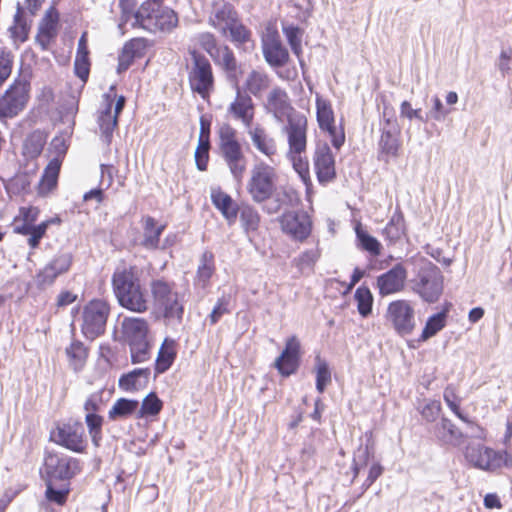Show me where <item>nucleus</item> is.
I'll list each match as a JSON object with an SVG mask.
<instances>
[{
    "label": "nucleus",
    "instance_id": "c85d7f7f",
    "mask_svg": "<svg viewBox=\"0 0 512 512\" xmlns=\"http://www.w3.org/2000/svg\"><path fill=\"white\" fill-rule=\"evenodd\" d=\"M121 326L129 343L147 339L148 323L144 318L125 317Z\"/></svg>",
    "mask_w": 512,
    "mask_h": 512
},
{
    "label": "nucleus",
    "instance_id": "2f4dec72",
    "mask_svg": "<svg viewBox=\"0 0 512 512\" xmlns=\"http://www.w3.org/2000/svg\"><path fill=\"white\" fill-rule=\"evenodd\" d=\"M49 224L50 221H44L38 225L23 221L21 224L15 223L13 230L17 234L29 236L28 245L32 249H35L38 247L42 237L46 234Z\"/></svg>",
    "mask_w": 512,
    "mask_h": 512
},
{
    "label": "nucleus",
    "instance_id": "a19ab883",
    "mask_svg": "<svg viewBox=\"0 0 512 512\" xmlns=\"http://www.w3.org/2000/svg\"><path fill=\"white\" fill-rule=\"evenodd\" d=\"M214 255L210 251H205L200 258L197 269L196 285L205 288L214 273Z\"/></svg>",
    "mask_w": 512,
    "mask_h": 512
},
{
    "label": "nucleus",
    "instance_id": "4468645a",
    "mask_svg": "<svg viewBox=\"0 0 512 512\" xmlns=\"http://www.w3.org/2000/svg\"><path fill=\"white\" fill-rule=\"evenodd\" d=\"M52 438L57 444L76 453H83L87 447L83 424L78 421L58 425Z\"/></svg>",
    "mask_w": 512,
    "mask_h": 512
},
{
    "label": "nucleus",
    "instance_id": "58836bf2",
    "mask_svg": "<svg viewBox=\"0 0 512 512\" xmlns=\"http://www.w3.org/2000/svg\"><path fill=\"white\" fill-rule=\"evenodd\" d=\"M405 230L406 228L403 213L399 208H397L383 229V235L385 236L386 240L394 244L402 238V236L405 234Z\"/></svg>",
    "mask_w": 512,
    "mask_h": 512
},
{
    "label": "nucleus",
    "instance_id": "4c0bfd02",
    "mask_svg": "<svg viewBox=\"0 0 512 512\" xmlns=\"http://www.w3.org/2000/svg\"><path fill=\"white\" fill-rule=\"evenodd\" d=\"M139 401L127 398H119L115 401L108 412V417L112 421L125 419L138 413Z\"/></svg>",
    "mask_w": 512,
    "mask_h": 512
},
{
    "label": "nucleus",
    "instance_id": "5fc2aeb1",
    "mask_svg": "<svg viewBox=\"0 0 512 512\" xmlns=\"http://www.w3.org/2000/svg\"><path fill=\"white\" fill-rule=\"evenodd\" d=\"M14 64L13 53L6 49H0V87L10 77Z\"/></svg>",
    "mask_w": 512,
    "mask_h": 512
},
{
    "label": "nucleus",
    "instance_id": "412c9836",
    "mask_svg": "<svg viewBox=\"0 0 512 512\" xmlns=\"http://www.w3.org/2000/svg\"><path fill=\"white\" fill-rule=\"evenodd\" d=\"M280 224L284 233L298 241L305 240L311 233V220L303 211L284 213Z\"/></svg>",
    "mask_w": 512,
    "mask_h": 512
},
{
    "label": "nucleus",
    "instance_id": "4d7b16f0",
    "mask_svg": "<svg viewBox=\"0 0 512 512\" xmlns=\"http://www.w3.org/2000/svg\"><path fill=\"white\" fill-rule=\"evenodd\" d=\"M132 363H142L149 358V344L146 340L129 343Z\"/></svg>",
    "mask_w": 512,
    "mask_h": 512
},
{
    "label": "nucleus",
    "instance_id": "603ef678",
    "mask_svg": "<svg viewBox=\"0 0 512 512\" xmlns=\"http://www.w3.org/2000/svg\"><path fill=\"white\" fill-rule=\"evenodd\" d=\"M356 235L358 240L360 241L361 247L364 250L368 251L370 254L374 256L380 255L381 244L375 237L369 235L359 226L356 227Z\"/></svg>",
    "mask_w": 512,
    "mask_h": 512
},
{
    "label": "nucleus",
    "instance_id": "864d4df0",
    "mask_svg": "<svg viewBox=\"0 0 512 512\" xmlns=\"http://www.w3.org/2000/svg\"><path fill=\"white\" fill-rule=\"evenodd\" d=\"M60 165V159L53 158L45 168L44 174L42 176V185L48 190H51L56 186Z\"/></svg>",
    "mask_w": 512,
    "mask_h": 512
},
{
    "label": "nucleus",
    "instance_id": "f704fd0d",
    "mask_svg": "<svg viewBox=\"0 0 512 512\" xmlns=\"http://www.w3.org/2000/svg\"><path fill=\"white\" fill-rule=\"evenodd\" d=\"M215 65L223 69L229 77H235L238 70V62L233 51L227 46L222 45L211 57Z\"/></svg>",
    "mask_w": 512,
    "mask_h": 512
},
{
    "label": "nucleus",
    "instance_id": "0eeeda50",
    "mask_svg": "<svg viewBox=\"0 0 512 512\" xmlns=\"http://www.w3.org/2000/svg\"><path fill=\"white\" fill-rule=\"evenodd\" d=\"M411 289L423 301L436 302L443 290V280L440 270L429 261L420 265L416 275L410 281Z\"/></svg>",
    "mask_w": 512,
    "mask_h": 512
},
{
    "label": "nucleus",
    "instance_id": "6e6552de",
    "mask_svg": "<svg viewBox=\"0 0 512 512\" xmlns=\"http://www.w3.org/2000/svg\"><path fill=\"white\" fill-rule=\"evenodd\" d=\"M191 63L188 65V82L191 90L203 99L209 98L214 90V75L208 58L197 52L190 51Z\"/></svg>",
    "mask_w": 512,
    "mask_h": 512
},
{
    "label": "nucleus",
    "instance_id": "4be33fe9",
    "mask_svg": "<svg viewBox=\"0 0 512 512\" xmlns=\"http://www.w3.org/2000/svg\"><path fill=\"white\" fill-rule=\"evenodd\" d=\"M407 269L398 263L387 272L377 277V288L381 296H388L401 292L405 287Z\"/></svg>",
    "mask_w": 512,
    "mask_h": 512
},
{
    "label": "nucleus",
    "instance_id": "9d476101",
    "mask_svg": "<svg viewBox=\"0 0 512 512\" xmlns=\"http://www.w3.org/2000/svg\"><path fill=\"white\" fill-rule=\"evenodd\" d=\"M110 308L105 301H90L83 309L81 330L86 338L95 339L103 334Z\"/></svg>",
    "mask_w": 512,
    "mask_h": 512
},
{
    "label": "nucleus",
    "instance_id": "e433bc0d",
    "mask_svg": "<svg viewBox=\"0 0 512 512\" xmlns=\"http://www.w3.org/2000/svg\"><path fill=\"white\" fill-rule=\"evenodd\" d=\"M65 354L68 359L69 367L75 372H79L86 364L88 349L79 340H74L66 347Z\"/></svg>",
    "mask_w": 512,
    "mask_h": 512
},
{
    "label": "nucleus",
    "instance_id": "5701e85b",
    "mask_svg": "<svg viewBox=\"0 0 512 512\" xmlns=\"http://www.w3.org/2000/svg\"><path fill=\"white\" fill-rule=\"evenodd\" d=\"M300 343L295 336L290 337L286 341L285 349L275 360V367L283 376L293 374L299 365Z\"/></svg>",
    "mask_w": 512,
    "mask_h": 512
},
{
    "label": "nucleus",
    "instance_id": "ddd939ff",
    "mask_svg": "<svg viewBox=\"0 0 512 512\" xmlns=\"http://www.w3.org/2000/svg\"><path fill=\"white\" fill-rule=\"evenodd\" d=\"M315 102L319 128L328 132L332 145L336 149H340L345 142V133L342 128L337 129L335 126V116L331 102L323 98L318 92L315 93Z\"/></svg>",
    "mask_w": 512,
    "mask_h": 512
},
{
    "label": "nucleus",
    "instance_id": "f8f14e48",
    "mask_svg": "<svg viewBox=\"0 0 512 512\" xmlns=\"http://www.w3.org/2000/svg\"><path fill=\"white\" fill-rule=\"evenodd\" d=\"M401 128L398 124L392 109L384 107L383 110V124L381 126V137L379 140L380 153L388 158H395L398 156L401 147L400 141Z\"/></svg>",
    "mask_w": 512,
    "mask_h": 512
},
{
    "label": "nucleus",
    "instance_id": "774afa93",
    "mask_svg": "<svg viewBox=\"0 0 512 512\" xmlns=\"http://www.w3.org/2000/svg\"><path fill=\"white\" fill-rule=\"evenodd\" d=\"M229 313L228 300L225 297L220 298L212 309L208 319L211 325L216 324L223 315Z\"/></svg>",
    "mask_w": 512,
    "mask_h": 512
},
{
    "label": "nucleus",
    "instance_id": "49530a36",
    "mask_svg": "<svg viewBox=\"0 0 512 512\" xmlns=\"http://www.w3.org/2000/svg\"><path fill=\"white\" fill-rule=\"evenodd\" d=\"M45 142L46 140L43 133L40 131H34L24 142V155L30 158L37 157L42 152Z\"/></svg>",
    "mask_w": 512,
    "mask_h": 512
},
{
    "label": "nucleus",
    "instance_id": "b1692460",
    "mask_svg": "<svg viewBox=\"0 0 512 512\" xmlns=\"http://www.w3.org/2000/svg\"><path fill=\"white\" fill-rule=\"evenodd\" d=\"M58 24L59 13L54 7H50L39 23L36 35V42L41 46L42 50L48 49L51 41L56 38Z\"/></svg>",
    "mask_w": 512,
    "mask_h": 512
},
{
    "label": "nucleus",
    "instance_id": "7c9ffc66",
    "mask_svg": "<svg viewBox=\"0 0 512 512\" xmlns=\"http://www.w3.org/2000/svg\"><path fill=\"white\" fill-rule=\"evenodd\" d=\"M150 377L149 368H138L124 374L119 379V387L125 391H137L148 384Z\"/></svg>",
    "mask_w": 512,
    "mask_h": 512
},
{
    "label": "nucleus",
    "instance_id": "7ed1b4c3",
    "mask_svg": "<svg viewBox=\"0 0 512 512\" xmlns=\"http://www.w3.org/2000/svg\"><path fill=\"white\" fill-rule=\"evenodd\" d=\"M112 284L117 300L122 307L136 313H143L148 310V300L141 288L139 279L132 271L115 272Z\"/></svg>",
    "mask_w": 512,
    "mask_h": 512
},
{
    "label": "nucleus",
    "instance_id": "69168bd1",
    "mask_svg": "<svg viewBox=\"0 0 512 512\" xmlns=\"http://www.w3.org/2000/svg\"><path fill=\"white\" fill-rule=\"evenodd\" d=\"M499 71L503 76L509 74L512 69V49L511 47L503 48L496 62Z\"/></svg>",
    "mask_w": 512,
    "mask_h": 512
},
{
    "label": "nucleus",
    "instance_id": "ea45409f",
    "mask_svg": "<svg viewBox=\"0 0 512 512\" xmlns=\"http://www.w3.org/2000/svg\"><path fill=\"white\" fill-rule=\"evenodd\" d=\"M88 54L86 34L84 33L78 41L77 54L74 63L75 73L82 81H86L89 76L90 63Z\"/></svg>",
    "mask_w": 512,
    "mask_h": 512
},
{
    "label": "nucleus",
    "instance_id": "a878e982",
    "mask_svg": "<svg viewBox=\"0 0 512 512\" xmlns=\"http://www.w3.org/2000/svg\"><path fill=\"white\" fill-rule=\"evenodd\" d=\"M147 44L143 38H134L125 43L118 57L117 72L126 71L136 58L143 57Z\"/></svg>",
    "mask_w": 512,
    "mask_h": 512
},
{
    "label": "nucleus",
    "instance_id": "f03ea898",
    "mask_svg": "<svg viewBox=\"0 0 512 512\" xmlns=\"http://www.w3.org/2000/svg\"><path fill=\"white\" fill-rule=\"evenodd\" d=\"M219 154L233 179L241 182L247 169V158L237 139V131L230 124H223L218 131Z\"/></svg>",
    "mask_w": 512,
    "mask_h": 512
},
{
    "label": "nucleus",
    "instance_id": "2eb2a0df",
    "mask_svg": "<svg viewBox=\"0 0 512 512\" xmlns=\"http://www.w3.org/2000/svg\"><path fill=\"white\" fill-rule=\"evenodd\" d=\"M308 121L304 114L285 122L281 132L287 138L289 154L306 153Z\"/></svg>",
    "mask_w": 512,
    "mask_h": 512
},
{
    "label": "nucleus",
    "instance_id": "a18cd8bd",
    "mask_svg": "<svg viewBox=\"0 0 512 512\" xmlns=\"http://www.w3.org/2000/svg\"><path fill=\"white\" fill-rule=\"evenodd\" d=\"M162 406V401L154 392H151L143 399L141 406L138 407L137 418L141 419L147 416L158 415Z\"/></svg>",
    "mask_w": 512,
    "mask_h": 512
},
{
    "label": "nucleus",
    "instance_id": "6ab92c4d",
    "mask_svg": "<svg viewBox=\"0 0 512 512\" xmlns=\"http://www.w3.org/2000/svg\"><path fill=\"white\" fill-rule=\"evenodd\" d=\"M313 165L320 183H328L336 177L335 158L327 143L316 144Z\"/></svg>",
    "mask_w": 512,
    "mask_h": 512
},
{
    "label": "nucleus",
    "instance_id": "423d86ee",
    "mask_svg": "<svg viewBox=\"0 0 512 512\" xmlns=\"http://www.w3.org/2000/svg\"><path fill=\"white\" fill-rule=\"evenodd\" d=\"M153 4L142 3L134 14L133 26L138 25L149 32H171L178 24L177 14L166 6L153 9Z\"/></svg>",
    "mask_w": 512,
    "mask_h": 512
},
{
    "label": "nucleus",
    "instance_id": "473e14b6",
    "mask_svg": "<svg viewBox=\"0 0 512 512\" xmlns=\"http://www.w3.org/2000/svg\"><path fill=\"white\" fill-rule=\"evenodd\" d=\"M211 200L213 205L230 223L236 220L238 208L230 195L221 189H212Z\"/></svg>",
    "mask_w": 512,
    "mask_h": 512
},
{
    "label": "nucleus",
    "instance_id": "dca6fc26",
    "mask_svg": "<svg viewBox=\"0 0 512 512\" xmlns=\"http://www.w3.org/2000/svg\"><path fill=\"white\" fill-rule=\"evenodd\" d=\"M265 109L281 123H285L289 121L290 118L302 114L295 110L287 92L280 87H275L269 92L265 103Z\"/></svg>",
    "mask_w": 512,
    "mask_h": 512
},
{
    "label": "nucleus",
    "instance_id": "aec40b11",
    "mask_svg": "<svg viewBox=\"0 0 512 512\" xmlns=\"http://www.w3.org/2000/svg\"><path fill=\"white\" fill-rule=\"evenodd\" d=\"M265 61L273 68L283 67L289 60V52L275 31H268L262 38Z\"/></svg>",
    "mask_w": 512,
    "mask_h": 512
},
{
    "label": "nucleus",
    "instance_id": "f257e3e1",
    "mask_svg": "<svg viewBox=\"0 0 512 512\" xmlns=\"http://www.w3.org/2000/svg\"><path fill=\"white\" fill-rule=\"evenodd\" d=\"M150 292L155 317L163 319L167 325L180 324L184 308L174 284L164 279H155L150 283Z\"/></svg>",
    "mask_w": 512,
    "mask_h": 512
},
{
    "label": "nucleus",
    "instance_id": "c03bdc74",
    "mask_svg": "<svg viewBox=\"0 0 512 512\" xmlns=\"http://www.w3.org/2000/svg\"><path fill=\"white\" fill-rule=\"evenodd\" d=\"M246 88L254 96H258L269 87V78L266 73L253 70L246 79Z\"/></svg>",
    "mask_w": 512,
    "mask_h": 512
},
{
    "label": "nucleus",
    "instance_id": "338daca9",
    "mask_svg": "<svg viewBox=\"0 0 512 512\" xmlns=\"http://www.w3.org/2000/svg\"><path fill=\"white\" fill-rule=\"evenodd\" d=\"M102 405V391H97L89 395L85 400L83 409L86 414H97L100 411Z\"/></svg>",
    "mask_w": 512,
    "mask_h": 512
},
{
    "label": "nucleus",
    "instance_id": "9b49d317",
    "mask_svg": "<svg viewBox=\"0 0 512 512\" xmlns=\"http://www.w3.org/2000/svg\"><path fill=\"white\" fill-rule=\"evenodd\" d=\"M385 317L401 336L410 335L416 327L414 306L405 299L392 301L387 307Z\"/></svg>",
    "mask_w": 512,
    "mask_h": 512
},
{
    "label": "nucleus",
    "instance_id": "cd10ccee",
    "mask_svg": "<svg viewBox=\"0 0 512 512\" xmlns=\"http://www.w3.org/2000/svg\"><path fill=\"white\" fill-rule=\"evenodd\" d=\"M254 147L263 155L273 161L277 155V144L273 137L269 136L262 127H255L249 131Z\"/></svg>",
    "mask_w": 512,
    "mask_h": 512
},
{
    "label": "nucleus",
    "instance_id": "052dcab7",
    "mask_svg": "<svg viewBox=\"0 0 512 512\" xmlns=\"http://www.w3.org/2000/svg\"><path fill=\"white\" fill-rule=\"evenodd\" d=\"M287 157L292 161L295 171L305 181L309 177V166L305 153L289 154Z\"/></svg>",
    "mask_w": 512,
    "mask_h": 512
},
{
    "label": "nucleus",
    "instance_id": "13d9d810",
    "mask_svg": "<svg viewBox=\"0 0 512 512\" xmlns=\"http://www.w3.org/2000/svg\"><path fill=\"white\" fill-rule=\"evenodd\" d=\"M331 381V373L325 361L317 358L316 366V389L319 393H323L325 387Z\"/></svg>",
    "mask_w": 512,
    "mask_h": 512
},
{
    "label": "nucleus",
    "instance_id": "1a4fd4ad",
    "mask_svg": "<svg viewBox=\"0 0 512 512\" xmlns=\"http://www.w3.org/2000/svg\"><path fill=\"white\" fill-rule=\"evenodd\" d=\"M30 98V83L17 78L0 97V120L11 119L22 112Z\"/></svg>",
    "mask_w": 512,
    "mask_h": 512
},
{
    "label": "nucleus",
    "instance_id": "a211bd4d",
    "mask_svg": "<svg viewBox=\"0 0 512 512\" xmlns=\"http://www.w3.org/2000/svg\"><path fill=\"white\" fill-rule=\"evenodd\" d=\"M71 264V253L64 252L57 254L37 273L35 277L37 286L40 289H45L46 287L51 286L58 276L66 273L70 269Z\"/></svg>",
    "mask_w": 512,
    "mask_h": 512
},
{
    "label": "nucleus",
    "instance_id": "e2e57ef3",
    "mask_svg": "<svg viewBox=\"0 0 512 512\" xmlns=\"http://www.w3.org/2000/svg\"><path fill=\"white\" fill-rule=\"evenodd\" d=\"M444 400L447 406L455 413V415L464 422H468L467 418L460 411V400L454 392V389L447 387L444 391Z\"/></svg>",
    "mask_w": 512,
    "mask_h": 512
},
{
    "label": "nucleus",
    "instance_id": "c756f323",
    "mask_svg": "<svg viewBox=\"0 0 512 512\" xmlns=\"http://www.w3.org/2000/svg\"><path fill=\"white\" fill-rule=\"evenodd\" d=\"M97 122L103 141L109 145L113 138V132L118 124V118L112 114V101L107 96L105 108L98 114Z\"/></svg>",
    "mask_w": 512,
    "mask_h": 512
},
{
    "label": "nucleus",
    "instance_id": "6e6d98bb",
    "mask_svg": "<svg viewBox=\"0 0 512 512\" xmlns=\"http://www.w3.org/2000/svg\"><path fill=\"white\" fill-rule=\"evenodd\" d=\"M320 257V251L318 248H312L304 251L297 258L293 260L294 265L300 270L312 268Z\"/></svg>",
    "mask_w": 512,
    "mask_h": 512
},
{
    "label": "nucleus",
    "instance_id": "8fccbe9b",
    "mask_svg": "<svg viewBox=\"0 0 512 512\" xmlns=\"http://www.w3.org/2000/svg\"><path fill=\"white\" fill-rule=\"evenodd\" d=\"M357 308L363 317H367L372 310L373 296L369 288L361 286L355 292Z\"/></svg>",
    "mask_w": 512,
    "mask_h": 512
},
{
    "label": "nucleus",
    "instance_id": "72a5a7b5",
    "mask_svg": "<svg viewBox=\"0 0 512 512\" xmlns=\"http://www.w3.org/2000/svg\"><path fill=\"white\" fill-rule=\"evenodd\" d=\"M176 342L173 339L166 338L158 352L155 363V371L157 374L166 372L173 364L176 358Z\"/></svg>",
    "mask_w": 512,
    "mask_h": 512
},
{
    "label": "nucleus",
    "instance_id": "de8ad7c7",
    "mask_svg": "<svg viewBox=\"0 0 512 512\" xmlns=\"http://www.w3.org/2000/svg\"><path fill=\"white\" fill-rule=\"evenodd\" d=\"M85 423L94 446L99 447L102 441L104 418L98 414H86Z\"/></svg>",
    "mask_w": 512,
    "mask_h": 512
},
{
    "label": "nucleus",
    "instance_id": "79ce46f5",
    "mask_svg": "<svg viewBox=\"0 0 512 512\" xmlns=\"http://www.w3.org/2000/svg\"><path fill=\"white\" fill-rule=\"evenodd\" d=\"M29 30L30 24L25 17V13L21 8H18L14 16V25L10 28L12 38L15 41L25 42L28 38Z\"/></svg>",
    "mask_w": 512,
    "mask_h": 512
},
{
    "label": "nucleus",
    "instance_id": "680f3d73",
    "mask_svg": "<svg viewBox=\"0 0 512 512\" xmlns=\"http://www.w3.org/2000/svg\"><path fill=\"white\" fill-rule=\"evenodd\" d=\"M400 117L408 120L417 119L421 122L429 120V114L424 117L420 108H413L409 101H403L400 105Z\"/></svg>",
    "mask_w": 512,
    "mask_h": 512
},
{
    "label": "nucleus",
    "instance_id": "f3484780",
    "mask_svg": "<svg viewBox=\"0 0 512 512\" xmlns=\"http://www.w3.org/2000/svg\"><path fill=\"white\" fill-rule=\"evenodd\" d=\"M45 472L50 478L67 480L80 471L79 461L69 456L49 453L45 457Z\"/></svg>",
    "mask_w": 512,
    "mask_h": 512
},
{
    "label": "nucleus",
    "instance_id": "bb28decb",
    "mask_svg": "<svg viewBox=\"0 0 512 512\" xmlns=\"http://www.w3.org/2000/svg\"><path fill=\"white\" fill-rule=\"evenodd\" d=\"M512 469V454L507 450L485 448L482 453V470L497 472Z\"/></svg>",
    "mask_w": 512,
    "mask_h": 512
},
{
    "label": "nucleus",
    "instance_id": "c9c22d12",
    "mask_svg": "<svg viewBox=\"0 0 512 512\" xmlns=\"http://www.w3.org/2000/svg\"><path fill=\"white\" fill-rule=\"evenodd\" d=\"M165 229V225L157 226L156 220L151 216L143 218V240L142 245L147 249H156L159 246V239Z\"/></svg>",
    "mask_w": 512,
    "mask_h": 512
},
{
    "label": "nucleus",
    "instance_id": "39448f33",
    "mask_svg": "<svg viewBox=\"0 0 512 512\" xmlns=\"http://www.w3.org/2000/svg\"><path fill=\"white\" fill-rule=\"evenodd\" d=\"M277 181L276 168L264 161H258L250 171L247 192L255 203L261 204L275 195Z\"/></svg>",
    "mask_w": 512,
    "mask_h": 512
},
{
    "label": "nucleus",
    "instance_id": "0e129e2a",
    "mask_svg": "<svg viewBox=\"0 0 512 512\" xmlns=\"http://www.w3.org/2000/svg\"><path fill=\"white\" fill-rule=\"evenodd\" d=\"M197 42L208 53L210 57L217 52L220 47L217 44L215 36L210 32H203L197 35Z\"/></svg>",
    "mask_w": 512,
    "mask_h": 512
},
{
    "label": "nucleus",
    "instance_id": "37998d69",
    "mask_svg": "<svg viewBox=\"0 0 512 512\" xmlns=\"http://www.w3.org/2000/svg\"><path fill=\"white\" fill-rule=\"evenodd\" d=\"M447 312L441 311L430 316L421 334V340L426 341L445 327Z\"/></svg>",
    "mask_w": 512,
    "mask_h": 512
},
{
    "label": "nucleus",
    "instance_id": "09e8293b",
    "mask_svg": "<svg viewBox=\"0 0 512 512\" xmlns=\"http://www.w3.org/2000/svg\"><path fill=\"white\" fill-rule=\"evenodd\" d=\"M283 33L291 47L292 52L299 57L302 53L303 30L294 25L283 26Z\"/></svg>",
    "mask_w": 512,
    "mask_h": 512
},
{
    "label": "nucleus",
    "instance_id": "3c124183",
    "mask_svg": "<svg viewBox=\"0 0 512 512\" xmlns=\"http://www.w3.org/2000/svg\"><path fill=\"white\" fill-rule=\"evenodd\" d=\"M240 221L247 232L256 231L260 223V215L251 206H244L240 211Z\"/></svg>",
    "mask_w": 512,
    "mask_h": 512
},
{
    "label": "nucleus",
    "instance_id": "bf43d9fd",
    "mask_svg": "<svg viewBox=\"0 0 512 512\" xmlns=\"http://www.w3.org/2000/svg\"><path fill=\"white\" fill-rule=\"evenodd\" d=\"M209 149V140L198 141V146L195 151V161L196 166L200 171H205L207 169L209 160Z\"/></svg>",
    "mask_w": 512,
    "mask_h": 512
},
{
    "label": "nucleus",
    "instance_id": "20e7f679",
    "mask_svg": "<svg viewBox=\"0 0 512 512\" xmlns=\"http://www.w3.org/2000/svg\"><path fill=\"white\" fill-rule=\"evenodd\" d=\"M209 24L222 36L229 35L230 40L237 46L250 41L251 32L242 24L237 11L229 3L214 7L209 16Z\"/></svg>",
    "mask_w": 512,
    "mask_h": 512
},
{
    "label": "nucleus",
    "instance_id": "393cba45",
    "mask_svg": "<svg viewBox=\"0 0 512 512\" xmlns=\"http://www.w3.org/2000/svg\"><path fill=\"white\" fill-rule=\"evenodd\" d=\"M228 112L234 119L240 120L246 127L252 124L254 117V104L252 98L247 93L241 92L240 88L236 87V97L228 107Z\"/></svg>",
    "mask_w": 512,
    "mask_h": 512
}]
</instances>
